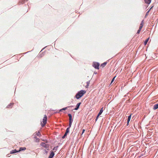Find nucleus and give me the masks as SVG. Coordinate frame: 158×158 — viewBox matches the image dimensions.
I'll return each mask as SVG.
<instances>
[{
    "label": "nucleus",
    "instance_id": "bb28decb",
    "mask_svg": "<svg viewBox=\"0 0 158 158\" xmlns=\"http://www.w3.org/2000/svg\"><path fill=\"white\" fill-rule=\"evenodd\" d=\"M85 129H83V130L81 135H82L85 132Z\"/></svg>",
    "mask_w": 158,
    "mask_h": 158
},
{
    "label": "nucleus",
    "instance_id": "393cba45",
    "mask_svg": "<svg viewBox=\"0 0 158 158\" xmlns=\"http://www.w3.org/2000/svg\"><path fill=\"white\" fill-rule=\"evenodd\" d=\"M115 77H114L113 78V79H112V81H111V82L110 84H111L112 83V82L114 81V79H115Z\"/></svg>",
    "mask_w": 158,
    "mask_h": 158
},
{
    "label": "nucleus",
    "instance_id": "ddd939ff",
    "mask_svg": "<svg viewBox=\"0 0 158 158\" xmlns=\"http://www.w3.org/2000/svg\"><path fill=\"white\" fill-rule=\"evenodd\" d=\"M131 117V115H130L128 117V119H127V124H128L129 123Z\"/></svg>",
    "mask_w": 158,
    "mask_h": 158
},
{
    "label": "nucleus",
    "instance_id": "b1692460",
    "mask_svg": "<svg viewBox=\"0 0 158 158\" xmlns=\"http://www.w3.org/2000/svg\"><path fill=\"white\" fill-rule=\"evenodd\" d=\"M36 135L37 136H39L40 135V132L39 131H38V132H36Z\"/></svg>",
    "mask_w": 158,
    "mask_h": 158
},
{
    "label": "nucleus",
    "instance_id": "f03ea898",
    "mask_svg": "<svg viewBox=\"0 0 158 158\" xmlns=\"http://www.w3.org/2000/svg\"><path fill=\"white\" fill-rule=\"evenodd\" d=\"M47 121V116L46 115H44V118L43 119V123H42L41 126L43 127L46 123Z\"/></svg>",
    "mask_w": 158,
    "mask_h": 158
},
{
    "label": "nucleus",
    "instance_id": "5701e85b",
    "mask_svg": "<svg viewBox=\"0 0 158 158\" xmlns=\"http://www.w3.org/2000/svg\"><path fill=\"white\" fill-rule=\"evenodd\" d=\"M58 147V146L55 147H54V148H53V150H57V148Z\"/></svg>",
    "mask_w": 158,
    "mask_h": 158
},
{
    "label": "nucleus",
    "instance_id": "6ab92c4d",
    "mask_svg": "<svg viewBox=\"0 0 158 158\" xmlns=\"http://www.w3.org/2000/svg\"><path fill=\"white\" fill-rule=\"evenodd\" d=\"M27 1L28 0H21L20 2H21L22 3H23L25 1Z\"/></svg>",
    "mask_w": 158,
    "mask_h": 158
},
{
    "label": "nucleus",
    "instance_id": "a878e982",
    "mask_svg": "<svg viewBox=\"0 0 158 158\" xmlns=\"http://www.w3.org/2000/svg\"><path fill=\"white\" fill-rule=\"evenodd\" d=\"M100 115H99V114H98V115H97V117H96V119H95V120H96V121L97 120V119H98V118L99 116Z\"/></svg>",
    "mask_w": 158,
    "mask_h": 158
},
{
    "label": "nucleus",
    "instance_id": "f257e3e1",
    "mask_svg": "<svg viewBox=\"0 0 158 158\" xmlns=\"http://www.w3.org/2000/svg\"><path fill=\"white\" fill-rule=\"evenodd\" d=\"M86 91L84 90H81L79 91L75 96L76 98L78 99L82 97L85 93Z\"/></svg>",
    "mask_w": 158,
    "mask_h": 158
},
{
    "label": "nucleus",
    "instance_id": "4be33fe9",
    "mask_svg": "<svg viewBox=\"0 0 158 158\" xmlns=\"http://www.w3.org/2000/svg\"><path fill=\"white\" fill-rule=\"evenodd\" d=\"M67 134L66 133H65L64 135H63V136L62 137V139H64L65 138V137H66V136L67 135Z\"/></svg>",
    "mask_w": 158,
    "mask_h": 158
},
{
    "label": "nucleus",
    "instance_id": "c756f323",
    "mask_svg": "<svg viewBox=\"0 0 158 158\" xmlns=\"http://www.w3.org/2000/svg\"><path fill=\"white\" fill-rule=\"evenodd\" d=\"M149 12V11H148L147 12V13H146V15H147V14H148V13Z\"/></svg>",
    "mask_w": 158,
    "mask_h": 158
},
{
    "label": "nucleus",
    "instance_id": "7c9ffc66",
    "mask_svg": "<svg viewBox=\"0 0 158 158\" xmlns=\"http://www.w3.org/2000/svg\"><path fill=\"white\" fill-rule=\"evenodd\" d=\"M45 152H46V154L48 152L46 151H45Z\"/></svg>",
    "mask_w": 158,
    "mask_h": 158
},
{
    "label": "nucleus",
    "instance_id": "dca6fc26",
    "mask_svg": "<svg viewBox=\"0 0 158 158\" xmlns=\"http://www.w3.org/2000/svg\"><path fill=\"white\" fill-rule=\"evenodd\" d=\"M90 81H87L86 82V85L85 86L86 88H88L89 85V84H90Z\"/></svg>",
    "mask_w": 158,
    "mask_h": 158
},
{
    "label": "nucleus",
    "instance_id": "6e6552de",
    "mask_svg": "<svg viewBox=\"0 0 158 158\" xmlns=\"http://www.w3.org/2000/svg\"><path fill=\"white\" fill-rule=\"evenodd\" d=\"M17 152H19V151H17V150L15 149L13 150H12L11 151H10V153L13 154V153H16Z\"/></svg>",
    "mask_w": 158,
    "mask_h": 158
},
{
    "label": "nucleus",
    "instance_id": "2eb2a0df",
    "mask_svg": "<svg viewBox=\"0 0 158 158\" xmlns=\"http://www.w3.org/2000/svg\"><path fill=\"white\" fill-rule=\"evenodd\" d=\"M145 2L148 4H149L151 1V0H144Z\"/></svg>",
    "mask_w": 158,
    "mask_h": 158
},
{
    "label": "nucleus",
    "instance_id": "4468645a",
    "mask_svg": "<svg viewBox=\"0 0 158 158\" xmlns=\"http://www.w3.org/2000/svg\"><path fill=\"white\" fill-rule=\"evenodd\" d=\"M13 105H14V103H10V104L8 105L6 107L7 108H9L10 107V106H11V108L12 107V106Z\"/></svg>",
    "mask_w": 158,
    "mask_h": 158
},
{
    "label": "nucleus",
    "instance_id": "1a4fd4ad",
    "mask_svg": "<svg viewBox=\"0 0 158 158\" xmlns=\"http://www.w3.org/2000/svg\"><path fill=\"white\" fill-rule=\"evenodd\" d=\"M107 63V62H104V63L101 64V65L100 66V67L103 68L106 65Z\"/></svg>",
    "mask_w": 158,
    "mask_h": 158
},
{
    "label": "nucleus",
    "instance_id": "f8f14e48",
    "mask_svg": "<svg viewBox=\"0 0 158 158\" xmlns=\"http://www.w3.org/2000/svg\"><path fill=\"white\" fill-rule=\"evenodd\" d=\"M26 149L25 147H21L19 148V150L18 151L19 152L23 150H24Z\"/></svg>",
    "mask_w": 158,
    "mask_h": 158
},
{
    "label": "nucleus",
    "instance_id": "f3484780",
    "mask_svg": "<svg viewBox=\"0 0 158 158\" xmlns=\"http://www.w3.org/2000/svg\"><path fill=\"white\" fill-rule=\"evenodd\" d=\"M103 108H102L100 110V111L99 113L98 114H99V115H100L102 113V112H103Z\"/></svg>",
    "mask_w": 158,
    "mask_h": 158
},
{
    "label": "nucleus",
    "instance_id": "39448f33",
    "mask_svg": "<svg viewBox=\"0 0 158 158\" xmlns=\"http://www.w3.org/2000/svg\"><path fill=\"white\" fill-rule=\"evenodd\" d=\"M41 145L44 147V148H47V150H48L49 148V145L48 144H47L44 143H42L41 144Z\"/></svg>",
    "mask_w": 158,
    "mask_h": 158
},
{
    "label": "nucleus",
    "instance_id": "c85d7f7f",
    "mask_svg": "<svg viewBox=\"0 0 158 158\" xmlns=\"http://www.w3.org/2000/svg\"><path fill=\"white\" fill-rule=\"evenodd\" d=\"M152 7H151L150 9L149 10H148V11H150L151 10V9L152 8Z\"/></svg>",
    "mask_w": 158,
    "mask_h": 158
},
{
    "label": "nucleus",
    "instance_id": "0eeeda50",
    "mask_svg": "<svg viewBox=\"0 0 158 158\" xmlns=\"http://www.w3.org/2000/svg\"><path fill=\"white\" fill-rule=\"evenodd\" d=\"M81 104V102H80V103H77V106H76V108H75L74 109V110H77L78 108H79V107L80 106V104Z\"/></svg>",
    "mask_w": 158,
    "mask_h": 158
},
{
    "label": "nucleus",
    "instance_id": "aec40b11",
    "mask_svg": "<svg viewBox=\"0 0 158 158\" xmlns=\"http://www.w3.org/2000/svg\"><path fill=\"white\" fill-rule=\"evenodd\" d=\"M69 127H68L66 130V132L65 133L67 134H68L69 132Z\"/></svg>",
    "mask_w": 158,
    "mask_h": 158
},
{
    "label": "nucleus",
    "instance_id": "20e7f679",
    "mask_svg": "<svg viewBox=\"0 0 158 158\" xmlns=\"http://www.w3.org/2000/svg\"><path fill=\"white\" fill-rule=\"evenodd\" d=\"M68 116L69 117V128L71 127L72 123V116L71 114H68Z\"/></svg>",
    "mask_w": 158,
    "mask_h": 158
},
{
    "label": "nucleus",
    "instance_id": "423d86ee",
    "mask_svg": "<svg viewBox=\"0 0 158 158\" xmlns=\"http://www.w3.org/2000/svg\"><path fill=\"white\" fill-rule=\"evenodd\" d=\"M54 153L53 152L51 151V153L48 157V158H52L54 155Z\"/></svg>",
    "mask_w": 158,
    "mask_h": 158
},
{
    "label": "nucleus",
    "instance_id": "a211bd4d",
    "mask_svg": "<svg viewBox=\"0 0 158 158\" xmlns=\"http://www.w3.org/2000/svg\"><path fill=\"white\" fill-rule=\"evenodd\" d=\"M149 39V38H148L147 40H145V41H144V44L145 45L147 44V42H148Z\"/></svg>",
    "mask_w": 158,
    "mask_h": 158
},
{
    "label": "nucleus",
    "instance_id": "cd10ccee",
    "mask_svg": "<svg viewBox=\"0 0 158 158\" xmlns=\"http://www.w3.org/2000/svg\"><path fill=\"white\" fill-rule=\"evenodd\" d=\"M140 30H140V29H139L138 30L137 32V33L139 34L140 33Z\"/></svg>",
    "mask_w": 158,
    "mask_h": 158
},
{
    "label": "nucleus",
    "instance_id": "9d476101",
    "mask_svg": "<svg viewBox=\"0 0 158 158\" xmlns=\"http://www.w3.org/2000/svg\"><path fill=\"white\" fill-rule=\"evenodd\" d=\"M143 20L141 22V24H140V25L139 28V29H140V30H141V29L143 27Z\"/></svg>",
    "mask_w": 158,
    "mask_h": 158
},
{
    "label": "nucleus",
    "instance_id": "9b49d317",
    "mask_svg": "<svg viewBox=\"0 0 158 158\" xmlns=\"http://www.w3.org/2000/svg\"><path fill=\"white\" fill-rule=\"evenodd\" d=\"M158 108V103L155 104L153 106V109L156 110Z\"/></svg>",
    "mask_w": 158,
    "mask_h": 158
},
{
    "label": "nucleus",
    "instance_id": "7ed1b4c3",
    "mask_svg": "<svg viewBox=\"0 0 158 158\" xmlns=\"http://www.w3.org/2000/svg\"><path fill=\"white\" fill-rule=\"evenodd\" d=\"M100 64L99 63L97 62H94L93 64V66L96 69H99V66Z\"/></svg>",
    "mask_w": 158,
    "mask_h": 158
},
{
    "label": "nucleus",
    "instance_id": "412c9836",
    "mask_svg": "<svg viewBox=\"0 0 158 158\" xmlns=\"http://www.w3.org/2000/svg\"><path fill=\"white\" fill-rule=\"evenodd\" d=\"M67 108H68L67 107L63 108L62 109H61L60 110V111H62V110H66L67 109Z\"/></svg>",
    "mask_w": 158,
    "mask_h": 158
}]
</instances>
